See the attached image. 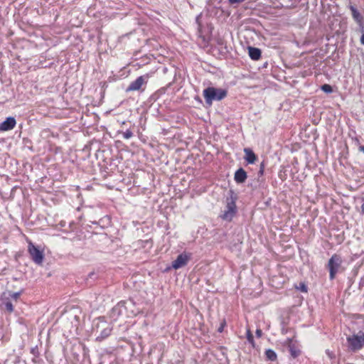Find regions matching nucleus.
<instances>
[{"instance_id": "4", "label": "nucleus", "mask_w": 364, "mask_h": 364, "mask_svg": "<svg viewBox=\"0 0 364 364\" xmlns=\"http://www.w3.org/2000/svg\"><path fill=\"white\" fill-rule=\"evenodd\" d=\"M348 348L355 352L364 347V332L360 331L358 334H353L352 336L347 338Z\"/></svg>"}, {"instance_id": "18", "label": "nucleus", "mask_w": 364, "mask_h": 364, "mask_svg": "<svg viewBox=\"0 0 364 364\" xmlns=\"http://www.w3.org/2000/svg\"><path fill=\"white\" fill-rule=\"evenodd\" d=\"M321 89L323 92L328 94L331 93L333 92V88L331 85L328 84H323V85H321Z\"/></svg>"}, {"instance_id": "34", "label": "nucleus", "mask_w": 364, "mask_h": 364, "mask_svg": "<svg viewBox=\"0 0 364 364\" xmlns=\"http://www.w3.org/2000/svg\"><path fill=\"white\" fill-rule=\"evenodd\" d=\"M196 100H198V102H200V103L202 102L201 99H200L198 96L196 97Z\"/></svg>"}, {"instance_id": "2", "label": "nucleus", "mask_w": 364, "mask_h": 364, "mask_svg": "<svg viewBox=\"0 0 364 364\" xmlns=\"http://www.w3.org/2000/svg\"><path fill=\"white\" fill-rule=\"evenodd\" d=\"M237 199V194L232 190H230L228 192V197L226 198L225 209L220 215L223 220L230 222L236 215L237 212L236 205Z\"/></svg>"}, {"instance_id": "8", "label": "nucleus", "mask_w": 364, "mask_h": 364, "mask_svg": "<svg viewBox=\"0 0 364 364\" xmlns=\"http://www.w3.org/2000/svg\"><path fill=\"white\" fill-rule=\"evenodd\" d=\"M125 304V301H121L112 309L110 311V316L114 320H117L119 316L125 314L127 311V306Z\"/></svg>"}, {"instance_id": "27", "label": "nucleus", "mask_w": 364, "mask_h": 364, "mask_svg": "<svg viewBox=\"0 0 364 364\" xmlns=\"http://www.w3.org/2000/svg\"><path fill=\"white\" fill-rule=\"evenodd\" d=\"M286 343L287 345V346L289 347V345H291V344H294L293 343V338H288L286 341Z\"/></svg>"}, {"instance_id": "16", "label": "nucleus", "mask_w": 364, "mask_h": 364, "mask_svg": "<svg viewBox=\"0 0 364 364\" xmlns=\"http://www.w3.org/2000/svg\"><path fill=\"white\" fill-rule=\"evenodd\" d=\"M265 356L267 360L270 361H275L277 359V353L272 349H267L265 350Z\"/></svg>"}, {"instance_id": "30", "label": "nucleus", "mask_w": 364, "mask_h": 364, "mask_svg": "<svg viewBox=\"0 0 364 364\" xmlns=\"http://www.w3.org/2000/svg\"><path fill=\"white\" fill-rule=\"evenodd\" d=\"M264 170L259 169V171L257 173L258 178H259V177H261L264 175Z\"/></svg>"}, {"instance_id": "13", "label": "nucleus", "mask_w": 364, "mask_h": 364, "mask_svg": "<svg viewBox=\"0 0 364 364\" xmlns=\"http://www.w3.org/2000/svg\"><path fill=\"white\" fill-rule=\"evenodd\" d=\"M348 8L351 11L352 17L354 19V21L359 25H362L363 17L361 15V14L358 11L356 7L350 4L349 5Z\"/></svg>"}, {"instance_id": "23", "label": "nucleus", "mask_w": 364, "mask_h": 364, "mask_svg": "<svg viewBox=\"0 0 364 364\" xmlns=\"http://www.w3.org/2000/svg\"><path fill=\"white\" fill-rule=\"evenodd\" d=\"M298 289L302 292H307V287L304 283H300Z\"/></svg>"}, {"instance_id": "17", "label": "nucleus", "mask_w": 364, "mask_h": 364, "mask_svg": "<svg viewBox=\"0 0 364 364\" xmlns=\"http://www.w3.org/2000/svg\"><path fill=\"white\" fill-rule=\"evenodd\" d=\"M4 309L6 311H7L9 313H12L14 311V306L10 301H9V300L5 301L4 302Z\"/></svg>"}, {"instance_id": "35", "label": "nucleus", "mask_w": 364, "mask_h": 364, "mask_svg": "<svg viewBox=\"0 0 364 364\" xmlns=\"http://www.w3.org/2000/svg\"><path fill=\"white\" fill-rule=\"evenodd\" d=\"M282 333L283 334H284V333H287V331L283 328L282 329Z\"/></svg>"}, {"instance_id": "14", "label": "nucleus", "mask_w": 364, "mask_h": 364, "mask_svg": "<svg viewBox=\"0 0 364 364\" xmlns=\"http://www.w3.org/2000/svg\"><path fill=\"white\" fill-rule=\"evenodd\" d=\"M248 53L252 60H258L261 58L262 51L258 48L248 46Z\"/></svg>"}, {"instance_id": "19", "label": "nucleus", "mask_w": 364, "mask_h": 364, "mask_svg": "<svg viewBox=\"0 0 364 364\" xmlns=\"http://www.w3.org/2000/svg\"><path fill=\"white\" fill-rule=\"evenodd\" d=\"M119 133L122 134L123 138L125 139H129L133 136V132L129 129H127L125 132H119Z\"/></svg>"}, {"instance_id": "26", "label": "nucleus", "mask_w": 364, "mask_h": 364, "mask_svg": "<svg viewBox=\"0 0 364 364\" xmlns=\"http://www.w3.org/2000/svg\"><path fill=\"white\" fill-rule=\"evenodd\" d=\"M255 333H256V336H257V337H258V338H259V337H261V336H262V331L261 329H259V328H257V329L256 330Z\"/></svg>"}, {"instance_id": "32", "label": "nucleus", "mask_w": 364, "mask_h": 364, "mask_svg": "<svg viewBox=\"0 0 364 364\" xmlns=\"http://www.w3.org/2000/svg\"><path fill=\"white\" fill-rule=\"evenodd\" d=\"M361 213L364 215V202L361 205Z\"/></svg>"}, {"instance_id": "22", "label": "nucleus", "mask_w": 364, "mask_h": 364, "mask_svg": "<svg viewBox=\"0 0 364 364\" xmlns=\"http://www.w3.org/2000/svg\"><path fill=\"white\" fill-rule=\"evenodd\" d=\"M31 353L33 354L35 357H38L39 356V352H38V347L36 346V347L32 348L31 350Z\"/></svg>"}, {"instance_id": "33", "label": "nucleus", "mask_w": 364, "mask_h": 364, "mask_svg": "<svg viewBox=\"0 0 364 364\" xmlns=\"http://www.w3.org/2000/svg\"><path fill=\"white\" fill-rule=\"evenodd\" d=\"M358 149H359V151L364 153V146H360Z\"/></svg>"}, {"instance_id": "31", "label": "nucleus", "mask_w": 364, "mask_h": 364, "mask_svg": "<svg viewBox=\"0 0 364 364\" xmlns=\"http://www.w3.org/2000/svg\"><path fill=\"white\" fill-rule=\"evenodd\" d=\"M360 43L364 45V33L361 36Z\"/></svg>"}, {"instance_id": "24", "label": "nucleus", "mask_w": 364, "mask_h": 364, "mask_svg": "<svg viewBox=\"0 0 364 364\" xmlns=\"http://www.w3.org/2000/svg\"><path fill=\"white\" fill-rule=\"evenodd\" d=\"M225 324H226V322H225V320H223V321L220 323V326L218 328V331L220 332V333H222L223 331L224 326H225Z\"/></svg>"}, {"instance_id": "5", "label": "nucleus", "mask_w": 364, "mask_h": 364, "mask_svg": "<svg viewBox=\"0 0 364 364\" xmlns=\"http://www.w3.org/2000/svg\"><path fill=\"white\" fill-rule=\"evenodd\" d=\"M342 259L338 255L334 254L328 259L327 268L329 270V279L333 280L341 267Z\"/></svg>"}, {"instance_id": "1", "label": "nucleus", "mask_w": 364, "mask_h": 364, "mask_svg": "<svg viewBox=\"0 0 364 364\" xmlns=\"http://www.w3.org/2000/svg\"><path fill=\"white\" fill-rule=\"evenodd\" d=\"M203 95L206 107H210L214 101H220L225 98L228 95V91L225 89L210 86L203 90Z\"/></svg>"}, {"instance_id": "21", "label": "nucleus", "mask_w": 364, "mask_h": 364, "mask_svg": "<svg viewBox=\"0 0 364 364\" xmlns=\"http://www.w3.org/2000/svg\"><path fill=\"white\" fill-rule=\"evenodd\" d=\"M247 339L248 342L250 343H251L253 347H255V344L254 337L250 330H247Z\"/></svg>"}, {"instance_id": "3", "label": "nucleus", "mask_w": 364, "mask_h": 364, "mask_svg": "<svg viewBox=\"0 0 364 364\" xmlns=\"http://www.w3.org/2000/svg\"><path fill=\"white\" fill-rule=\"evenodd\" d=\"M96 321L94 326V331L95 334H97L96 341H102L111 334L113 328L112 324L108 323L104 317L97 318Z\"/></svg>"}, {"instance_id": "11", "label": "nucleus", "mask_w": 364, "mask_h": 364, "mask_svg": "<svg viewBox=\"0 0 364 364\" xmlns=\"http://www.w3.org/2000/svg\"><path fill=\"white\" fill-rule=\"evenodd\" d=\"M247 178V173L242 168H239L234 174V180L237 184L244 183Z\"/></svg>"}, {"instance_id": "9", "label": "nucleus", "mask_w": 364, "mask_h": 364, "mask_svg": "<svg viewBox=\"0 0 364 364\" xmlns=\"http://www.w3.org/2000/svg\"><path fill=\"white\" fill-rule=\"evenodd\" d=\"M190 259V255L186 253L178 255L176 259L172 262V267L175 269H180L186 266Z\"/></svg>"}, {"instance_id": "10", "label": "nucleus", "mask_w": 364, "mask_h": 364, "mask_svg": "<svg viewBox=\"0 0 364 364\" xmlns=\"http://www.w3.org/2000/svg\"><path fill=\"white\" fill-rule=\"evenodd\" d=\"M16 124V119L14 117H7L0 123V132H6L13 129Z\"/></svg>"}, {"instance_id": "25", "label": "nucleus", "mask_w": 364, "mask_h": 364, "mask_svg": "<svg viewBox=\"0 0 364 364\" xmlns=\"http://www.w3.org/2000/svg\"><path fill=\"white\" fill-rule=\"evenodd\" d=\"M245 0H228L229 3L230 4H240V3H242L243 1H245Z\"/></svg>"}, {"instance_id": "15", "label": "nucleus", "mask_w": 364, "mask_h": 364, "mask_svg": "<svg viewBox=\"0 0 364 364\" xmlns=\"http://www.w3.org/2000/svg\"><path fill=\"white\" fill-rule=\"evenodd\" d=\"M288 348L292 358H296L300 355L301 351L297 348L295 344L289 345Z\"/></svg>"}, {"instance_id": "29", "label": "nucleus", "mask_w": 364, "mask_h": 364, "mask_svg": "<svg viewBox=\"0 0 364 364\" xmlns=\"http://www.w3.org/2000/svg\"><path fill=\"white\" fill-rule=\"evenodd\" d=\"M264 168H265V162H264V161H263L259 164V169L264 170Z\"/></svg>"}, {"instance_id": "20", "label": "nucleus", "mask_w": 364, "mask_h": 364, "mask_svg": "<svg viewBox=\"0 0 364 364\" xmlns=\"http://www.w3.org/2000/svg\"><path fill=\"white\" fill-rule=\"evenodd\" d=\"M22 292H23V290H21L20 291H18V292L9 291V296L12 299L17 301Z\"/></svg>"}, {"instance_id": "7", "label": "nucleus", "mask_w": 364, "mask_h": 364, "mask_svg": "<svg viewBox=\"0 0 364 364\" xmlns=\"http://www.w3.org/2000/svg\"><path fill=\"white\" fill-rule=\"evenodd\" d=\"M28 251L32 260L37 264H41L44 259V255L38 247L34 245L31 242H28Z\"/></svg>"}, {"instance_id": "28", "label": "nucleus", "mask_w": 364, "mask_h": 364, "mask_svg": "<svg viewBox=\"0 0 364 364\" xmlns=\"http://www.w3.org/2000/svg\"><path fill=\"white\" fill-rule=\"evenodd\" d=\"M363 286H364V276L360 280L359 288L361 289Z\"/></svg>"}, {"instance_id": "12", "label": "nucleus", "mask_w": 364, "mask_h": 364, "mask_svg": "<svg viewBox=\"0 0 364 364\" xmlns=\"http://www.w3.org/2000/svg\"><path fill=\"white\" fill-rule=\"evenodd\" d=\"M244 152L245 154L244 159L247 163L249 164H253L257 159L255 152L250 148H245Z\"/></svg>"}, {"instance_id": "6", "label": "nucleus", "mask_w": 364, "mask_h": 364, "mask_svg": "<svg viewBox=\"0 0 364 364\" xmlns=\"http://www.w3.org/2000/svg\"><path fill=\"white\" fill-rule=\"evenodd\" d=\"M149 74H146L138 77L134 81L132 82L127 87L126 92L132 91H143L142 87L146 85L149 79Z\"/></svg>"}]
</instances>
